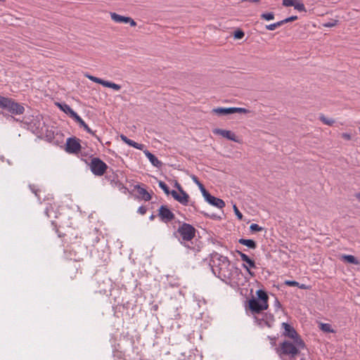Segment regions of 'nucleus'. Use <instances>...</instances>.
<instances>
[{
  "instance_id": "b1692460",
  "label": "nucleus",
  "mask_w": 360,
  "mask_h": 360,
  "mask_svg": "<svg viewBox=\"0 0 360 360\" xmlns=\"http://www.w3.org/2000/svg\"><path fill=\"white\" fill-rule=\"evenodd\" d=\"M110 184L112 186L117 188L120 191L124 193L127 191V188L123 185V184L118 180L116 181L114 178L110 179Z\"/></svg>"
},
{
  "instance_id": "20e7f679",
  "label": "nucleus",
  "mask_w": 360,
  "mask_h": 360,
  "mask_svg": "<svg viewBox=\"0 0 360 360\" xmlns=\"http://www.w3.org/2000/svg\"><path fill=\"white\" fill-rule=\"evenodd\" d=\"M257 297H252L248 301V307L254 314H259L269 307V296L263 290H258L256 292Z\"/></svg>"
},
{
  "instance_id": "f3484780",
  "label": "nucleus",
  "mask_w": 360,
  "mask_h": 360,
  "mask_svg": "<svg viewBox=\"0 0 360 360\" xmlns=\"http://www.w3.org/2000/svg\"><path fill=\"white\" fill-rule=\"evenodd\" d=\"M146 156L148 158L150 163L156 167H160L162 165V162L160 161L153 154H152L148 150H146L144 152Z\"/></svg>"
},
{
  "instance_id": "4be33fe9",
  "label": "nucleus",
  "mask_w": 360,
  "mask_h": 360,
  "mask_svg": "<svg viewBox=\"0 0 360 360\" xmlns=\"http://www.w3.org/2000/svg\"><path fill=\"white\" fill-rule=\"evenodd\" d=\"M238 243L240 244L247 246L250 249H255L257 248V244L255 241L252 239L240 238L238 240Z\"/></svg>"
},
{
  "instance_id": "7ed1b4c3",
  "label": "nucleus",
  "mask_w": 360,
  "mask_h": 360,
  "mask_svg": "<svg viewBox=\"0 0 360 360\" xmlns=\"http://www.w3.org/2000/svg\"><path fill=\"white\" fill-rule=\"evenodd\" d=\"M196 229L190 224L183 222L180 224L177 230L174 232V236L178 239L181 245L194 252H199L200 248L191 246L188 242L195 236Z\"/></svg>"
},
{
  "instance_id": "0eeeda50",
  "label": "nucleus",
  "mask_w": 360,
  "mask_h": 360,
  "mask_svg": "<svg viewBox=\"0 0 360 360\" xmlns=\"http://www.w3.org/2000/svg\"><path fill=\"white\" fill-rule=\"evenodd\" d=\"M212 112L219 115H227L233 113H248L249 110L243 108H217L212 110Z\"/></svg>"
},
{
  "instance_id": "4c0bfd02",
  "label": "nucleus",
  "mask_w": 360,
  "mask_h": 360,
  "mask_svg": "<svg viewBox=\"0 0 360 360\" xmlns=\"http://www.w3.org/2000/svg\"><path fill=\"white\" fill-rule=\"evenodd\" d=\"M297 19V16L296 15H292V16H290L289 18H287L284 20H282V22H283V25H284L285 23H287V22H292L295 20Z\"/></svg>"
},
{
  "instance_id": "e433bc0d",
  "label": "nucleus",
  "mask_w": 360,
  "mask_h": 360,
  "mask_svg": "<svg viewBox=\"0 0 360 360\" xmlns=\"http://www.w3.org/2000/svg\"><path fill=\"white\" fill-rule=\"evenodd\" d=\"M244 35H245V34L242 30H236L234 32V37L236 39H242L244 37Z\"/></svg>"
},
{
  "instance_id": "412c9836",
  "label": "nucleus",
  "mask_w": 360,
  "mask_h": 360,
  "mask_svg": "<svg viewBox=\"0 0 360 360\" xmlns=\"http://www.w3.org/2000/svg\"><path fill=\"white\" fill-rule=\"evenodd\" d=\"M110 17L112 20L119 23H127L129 17L122 16L116 13H110Z\"/></svg>"
},
{
  "instance_id": "393cba45",
  "label": "nucleus",
  "mask_w": 360,
  "mask_h": 360,
  "mask_svg": "<svg viewBox=\"0 0 360 360\" xmlns=\"http://www.w3.org/2000/svg\"><path fill=\"white\" fill-rule=\"evenodd\" d=\"M295 9L300 12H306V8L303 3L300 1L295 0L294 5L292 6Z\"/></svg>"
},
{
  "instance_id": "a211bd4d",
  "label": "nucleus",
  "mask_w": 360,
  "mask_h": 360,
  "mask_svg": "<svg viewBox=\"0 0 360 360\" xmlns=\"http://www.w3.org/2000/svg\"><path fill=\"white\" fill-rule=\"evenodd\" d=\"M58 105L65 113L69 115L72 119L77 115V113L66 103H58Z\"/></svg>"
},
{
  "instance_id": "6e6552de",
  "label": "nucleus",
  "mask_w": 360,
  "mask_h": 360,
  "mask_svg": "<svg viewBox=\"0 0 360 360\" xmlns=\"http://www.w3.org/2000/svg\"><path fill=\"white\" fill-rule=\"evenodd\" d=\"M79 139L76 137H70L66 141L65 150L68 153L76 154L81 150Z\"/></svg>"
},
{
  "instance_id": "1a4fd4ad",
  "label": "nucleus",
  "mask_w": 360,
  "mask_h": 360,
  "mask_svg": "<svg viewBox=\"0 0 360 360\" xmlns=\"http://www.w3.org/2000/svg\"><path fill=\"white\" fill-rule=\"evenodd\" d=\"M158 217L165 223H168L174 219V213L165 205H161L159 208Z\"/></svg>"
},
{
  "instance_id": "bb28decb",
  "label": "nucleus",
  "mask_w": 360,
  "mask_h": 360,
  "mask_svg": "<svg viewBox=\"0 0 360 360\" xmlns=\"http://www.w3.org/2000/svg\"><path fill=\"white\" fill-rule=\"evenodd\" d=\"M86 77L87 78H89L91 81H92L94 82H96V83H98V84H101L103 86V84L105 82V80H103V79H102L101 78H98V77L90 75H86Z\"/></svg>"
},
{
  "instance_id": "49530a36",
  "label": "nucleus",
  "mask_w": 360,
  "mask_h": 360,
  "mask_svg": "<svg viewBox=\"0 0 360 360\" xmlns=\"http://www.w3.org/2000/svg\"><path fill=\"white\" fill-rule=\"evenodd\" d=\"M268 338L271 340V345H275V340H276V338H271L270 336H268Z\"/></svg>"
},
{
  "instance_id": "864d4df0",
  "label": "nucleus",
  "mask_w": 360,
  "mask_h": 360,
  "mask_svg": "<svg viewBox=\"0 0 360 360\" xmlns=\"http://www.w3.org/2000/svg\"><path fill=\"white\" fill-rule=\"evenodd\" d=\"M154 217H155V216L152 214V215L150 217V219H151V220H152V219H154Z\"/></svg>"
},
{
  "instance_id": "6ab92c4d",
  "label": "nucleus",
  "mask_w": 360,
  "mask_h": 360,
  "mask_svg": "<svg viewBox=\"0 0 360 360\" xmlns=\"http://www.w3.org/2000/svg\"><path fill=\"white\" fill-rule=\"evenodd\" d=\"M121 139L126 143L127 145L134 147V148L141 150L143 147L142 144L138 143L129 139H128L126 136L122 134L120 136Z\"/></svg>"
},
{
  "instance_id": "5fc2aeb1",
  "label": "nucleus",
  "mask_w": 360,
  "mask_h": 360,
  "mask_svg": "<svg viewBox=\"0 0 360 360\" xmlns=\"http://www.w3.org/2000/svg\"><path fill=\"white\" fill-rule=\"evenodd\" d=\"M32 191L35 193V195H37V191H34L33 189Z\"/></svg>"
},
{
  "instance_id": "4468645a",
  "label": "nucleus",
  "mask_w": 360,
  "mask_h": 360,
  "mask_svg": "<svg viewBox=\"0 0 360 360\" xmlns=\"http://www.w3.org/2000/svg\"><path fill=\"white\" fill-rule=\"evenodd\" d=\"M213 133L217 135H220L229 140L233 141L236 143H239L240 140L238 139L236 135L230 130L221 129H213Z\"/></svg>"
},
{
  "instance_id": "2f4dec72",
  "label": "nucleus",
  "mask_w": 360,
  "mask_h": 360,
  "mask_svg": "<svg viewBox=\"0 0 360 360\" xmlns=\"http://www.w3.org/2000/svg\"><path fill=\"white\" fill-rule=\"evenodd\" d=\"M321 329L324 332L332 333L333 330L331 329V326L328 323H321Z\"/></svg>"
},
{
  "instance_id": "423d86ee",
  "label": "nucleus",
  "mask_w": 360,
  "mask_h": 360,
  "mask_svg": "<svg viewBox=\"0 0 360 360\" xmlns=\"http://www.w3.org/2000/svg\"><path fill=\"white\" fill-rule=\"evenodd\" d=\"M89 165L91 172L98 176L103 175L108 168V165L98 158H92Z\"/></svg>"
},
{
  "instance_id": "dca6fc26",
  "label": "nucleus",
  "mask_w": 360,
  "mask_h": 360,
  "mask_svg": "<svg viewBox=\"0 0 360 360\" xmlns=\"http://www.w3.org/2000/svg\"><path fill=\"white\" fill-rule=\"evenodd\" d=\"M75 121L76 122H77L79 124V127H82L87 133L91 134L92 136L96 137L98 139V138L97 137V136L95 134V132L93 131L89 127V126L85 123V122L81 118L80 116H79L78 115H77L74 118Z\"/></svg>"
},
{
  "instance_id": "473e14b6",
  "label": "nucleus",
  "mask_w": 360,
  "mask_h": 360,
  "mask_svg": "<svg viewBox=\"0 0 360 360\" xmlns=\"http://www.w3.org/2000/svg\"><path fill=\"white\" fill-rule=\"evenodd\" d=\"M261 18L266 20H271L274 18V14L273 13H265L261 15Z\"/></svg>"
},
{
  "instance_id": "de8ad7c7",
  "label": "nucleus",
  "mask_w": 360,
  "mask_h": 360,
  "mask_svg": "<svg viewBox=\"0 0 360 360\" xmlns=\"http://www.w3.org/2000/svg\"><path fill=\"white\" fill-rule=\"evenodd\" d=\"M242 1H249L251 3H258L260 0H241Z\"/></svg>"
},
{
  "instance_id": "2eb2a0df",
  "label": "nucleus",
  "mask_w": 360,
  "mask_h": 360,
  "mask_svg": "<svg viewBox=\"0 0 360 360\" xmlns=\"http://www.w3.org/2000/svg\"><path fill=\"white\" fill-rule=\"evenodd\" d=\"M282 326L284 328L283 335L293 340H297L298 339H301L300 336L298 335L297 331L295 330L293 327H292L288 323H283Z\"/></svg>"
},
{
  "instance_id": "c756f323",
  "label": "nucleus",
  "mask_w": 360,
  "mask_h": 360,
  "mask_svg": "<svg viewBox=\"0 0 360 360\" xmlns=\"http://www.w3.org/2000/svg\"><path fill=\"white\" fill-rule=\"evenodd\" d=\"M320 120L326 125L331 126L334 124L335 121L332 119H328L324 115L320 116Z\"/></svg>"
},
{
  "instance_id": "603ef678",
  "label": "nucleus",
  "mask_w": 360,
  "mask_h": 360,
  "mask_svg": "<svg viewBox=\"0 0 360 360\" xmlns=\"http://www.w3.org/2000/svg\"><path fill=\"white\" fill-rule=\"evenodd\" d=\"M356 198L360 201V193L356 194Z\"/></svg>"
},
{
  "instance_id": "f257e3e1",
  "label": "nucleus",
  "mask_w": 360,
  "mask_h": 360,
  "mask_svg": "<svg viewBox=\"0 0 360 360\" xmlns=\"http://www.w3.org/2000/svg\"><path fill=\"white\" fill-rule=\"evenodd\" d=\"M209 264L212 273L223 281L231 280L234 272H240V269L231 265L227 257L217 252L210 255Z\"/></svg>"
},
{
  "instance_id": "ddd939ff",
  "label": "nucleus",
  "mask_w": 360,
  "mask_h": 360,
  "mask_svg": "<svg viewBox=\"0 0 360 360\" xmlns=\"http://www.w3.org/2000/svg\"><path fill=\"white\" fill-rule=\"evenodd\" d=\"M255 319L257 324L261 327L267 326L268 328H271L274 322V317L272 314H266L262 316V318L255 316Z\"/></svg>"
},
{
  "instance_id": "aec40b11",
  "label": "nucleus",
  "mask_w": 360,
  "mask_h": 360,
  "mask_svg": "<svg viewBox=\"0 0 360 360\" xmlns=\"http://www.w3.org/2000/svg\"><path fill=\"white\" fill-rule=\"evenodd\" d=\"M136 191L139 196L146 201H149L151 199L150 194L144 188L140 186H136Z\"/></svg>"
},
{
  "instance_id": "a878e982",
  "label": "nucleus",
  "mask_w": 360,
  "mask_h": 360,
  "mask_svg": "<svg viewBox=\"0 0 360 360\" xmlns=\"http://www.w3.org/2000/svg\"><path fill=\"white\" fill-rule=\"evenodd\" d=\"M103 86L111 88L115 91H119L121 89L120 85L109 81H105V83L103 84Z\"/></svg>"
},
{
  "instance_id": "f03ea898",
  "label": "nucleus",
  "mask_w": 360,
  "mask_h": 360,
  "mask_svg": "<svg viewBox=\"0 0 360 360\" xmlns=\"http://www.w3.org/2000/svg\"><path fill=\"white\" fill-rule=\"evenodd\" d=\"M305 343L302 339L285 340L276 348V353L281 360H295L301 349H304Z\"/></svg>"
},
{
  "instance_id": "9b49d317",
  "label": "nucleus",
  "mask_w": 360,
  "mask_h": 360,
  "mask_svg": "<svg viewBox=\"0 0 360 360\" xmlns=\"http://www.w3.org/2000/svg\"><path fill=\"white\" fill-rule=\"evenodd\" d=\"M203 197L205 200L210 205L215 206L219 209L225 207V202L223 200L212 195L208 191H203Z\"/></svg>"
},
{
  "instance_id": "9d476101",
  "label": "nucleus",
  "mask_w": 360,
  "mask_h": 360,
  "mask_svg": "<svg viewBox=\"0 0 360 360\" xmlns=\"http://www.w3.org/2000/svg\"><path fill=\"white\" fill-rule=\"evenodd\" d=\"M179 191L180 193H178L176 191L172 190L171 191V195L172 197L179 202H180L183 205H187L188 203L189 195L184 191L181 186H179Z\"/></svg>"
},
{
  "instance_id": "39448f33",
  "label": "nucleus",
  "mask_w": 360,
  "mask_h": 360,
  "mask_svg": "<svg viewBox=\"0 0 360 360\" xmlns=\"http://www.w3.org/2000/svg\"><path fill=\"white\" fill-rule=\"evenodd\" d=\"M0 108L7 110L13 115H22L25 108L20 103L15 102L12 98L0 96Z\"/></svg>"
},
{
  "instance_id": "a19ab883",
  "label": "nucleus",
  "mask_w": 360,
  "mask_h": 360,
  "mask_svg": "<svg viewBox=\"0 0 360 360\" xmlns=\"http://www.w3.org/2000/svg\"><path fill=\"white\" fill-rule=\"evenodd\" d=\"M233 210H234V212H235L236 215L238 217V218L239 219H243V214L238 210V207L236 205L233 206Z\"/></svg>"
},
{
  "instance_id": "cd10ccee",
  "label": "nucleus",
  "mask_w": 360,
  "mask_h": 360,
  "mask_svg": "<svg viewBox=\"0 0 360 360\" xmlns=\"http://www.w3.org/2000/svg\"><path fill=\"white\" fill-rule=\"evenodd\" d=\"M281 25H283L282 20L278 21V22H275V23H273V24H270V25H266V29L268 30H276V28H278V27H280Z\"/></svg>"
},
{
  "instance_id": "c03bdc74",
  "label": "nucleus",
  "mask_w": 360,
  "mask_h": 360,
  "mask_svg": "<svg viewBox=\"0 0 360 360\" xmlns=\"http://www.w3.org/2000/svg\"><path fill=\"white\" fill-rule=\"evenodd\" d=\"M129 21H127V23H129L131 27H135L136 25V22L131 18H129Z\"/></svg>"
},
{
  "instance_id": "72a5a7b5",
  "label": "nucleus",
  "mask_w": 360,
  "mask_h": 360,
  "mask_svg": "<svg viewBox=\"0 0 360 360\" xmlns=\"http://www.w3.org/2000/svg\"><path fill=\"white\" fill-rule=\"evenodd\" d=\"M250 229L251 231H261L264 229V228L259 226L257 224H252L250 226Z\"/></svg>"
},
{
  "instance_id": "58836bf2",
  "label": "nucleus",
  "mask_w": 360,
  "mask_h": 360,
  "mask_svg": "<svg viewBox=\"0 0 360 360\" xmlns=\"http://www.w3.org/2000/svg\"><path fill=\"white\" fill-rule=\"evenodd\" d=\"M295 0H283V5L285 6H292Z\"/></svg>"
},
{
  "instance_id": "c9c22d12",
  "label": "nucleus",
  "mask_w": 360,
  "mask_h": 360,
  "mask_svg": "<svg viewBox=\"0 0 360 360\" xmlns=\"http://www.w3.org/2000/svg\"><path fill=\"white\" fill-rule=\"evenodd\" d=\"M201 213L204 216L210 217V219H220V217L219 216H217V214H210V213L205 212L204 211H202Z\"/></svg>"
},
{
  "instance_id": "a18cd8bd",
  "label": "nucleus",
  "mask_w": 360,
  "mask_h": 360,
  "mask_svg": "<svg viewBox=\"0 0 360 360\" xmlns=\"http://www.w3.org/2000/svg\"><path fill=\"white\" fill-rule=\"evenodd\" d=\"M342 137L347 140H350V139H351V136L348 134H343Z\"/></svg>"
},
{
  "instance_id": "f8f14e48",
  "label": "nucleus",
  "mask_w": 360,
  "mask_h": 360,
  "mask_svg": "<svg viewBox=\"0 0 360 360\" xmlns=\"http://www.w3.org/2000/svg\"><path fill=\"white\" fill-rule=\"evenodd\" d=\"M238 255H240L241 260L246 263L243 264V267L246 269V271L251 276H254V272L250 270L251 268H256L255 262L254 260L251 259L247 255L242 252H238Z\"/></svg>"
},
{
  "instance_id": "09e8293b",
  "label": "nucleus",
  "mask_w": 360,
  "mask_h": 360,
  "mask_svg": "<svg viewBox=\"0 0 360 360\" xmlns=\"http://www.w3.org/2000/svg\"><path fill=\"white\" fill-rule=\"evenodd\" d=\"M45 214L48 217H50V214H49V209L47 207L46 208L45 210Z\"/></svg>"
},
{
  "instance_id": "f704fd0d",
  "label": "nucleus",
  "mask_w": 360,
  "mask_h": 360,
  "mask_svg": "<svg viewBox=\"0 0 360 360\" xmlns=\"http://www.w3.org/2000/svg\"><path fill=\"white\" fill-rule=\"evenodd\" d=\"M338 20H331L330 21L324 23L323 25L326 27H332L335 26L338 24Z\"/></svg>"
},
{
  "instance_id": "ea45409f",
  "label": "nucleus",
  "mask_w": 360,
  "mask_h": 360,
  "mask_svg": "<svg viewBox=\"0 0 360 360\" xmlns=\"http://www.w3.org/2000/svg\"><path fill=\"white\" fill-rule=\"evenodd\" d=\"M285 284L288 286H299V283L295 281H285Z\"/></svg>"
},
{
  "instance_id": "3c124183",
  "label": "nucleus",
  "mask_w": 360,
  "mask_h": 360,
  "mask_svg": "<svg viewBox=\"0 0 360 360\" xmlns=\"http://www.w3.org/2000/svg\"><path fill=\"white\" fill-rule=\"evenodd\" d=\"M179 186H181V185L178 182H176L175 186L177 188L178 190H179Z\"/></svg>"
},
{
  "instance_id": "5701e85b",
  "label": "nucleus",
  "mask_w": 360,
  "mask_h": 360,
  "mask_svg": "<svg viewBox=\"0 0 360 360\" xmlns=\"http://www.w3.org/2000/svg\"><path fill=\"white\" fill-rule=\"evenodd\" d=\"M341 259L349 264H353L356 265L359 264V260L353 255H342L341 256Z\"/></svg>"
},
{
  "instance_id": "37998d69",
  "label": "nucleus",
  "mask_w": 360,
  "mask_h": 360,
  "mask_svg": "<svg viewBox=\"0 0 360 360\" xmlns=\"http://www.w3.org/2000/svg\"><path fill=\"white\" fill-rule=\"evenodd\" d=\"M146 211H147V209L143 206H141L138 209V212L142 215L145 214Z\"/></svg>"
},
{
  "instance_id": "79ce46f5",
  "label": "nucleus",
  "mask_w": 360,
  "mask_h": 360,
  "mask_svg": "<svg viewBox=\"0 0 360 360\" xmlns=\"http://www.w3.org/2000/svg\"><path fill=\"white\" fill-rule=\"evenodd\" d=\"M77 270H74L71 272H70L68 274V278L70 280V281H72L73 279L75 278L76 276H77Z\"/></svg>"
},
{
  "instance_id": "c85d7f7f",
  "label": "nucleus",
  "mask_w": 360,
  "mask_h": 360,
  "mask_svg": "<svg viewBox=\"0 0 360 360\" xmlns=\"http://www.w3.org/2000/svg\"><path fill=\"white\" fill-rule=\"evenodd\" d=\"M158 185L167 195L171 194V191H169L168 186L165 182L160 181Z\"/></svg>"
},
{
  "instance_id": "8fccbe9b",
  "label": "nucleus",
  "mask_w": 360,
  "mask_h": 360,
  "mask_svg": "<svg viewBox=\"0 0 360 360\" xmlns=\"http://www.w3.org/2000/svg\"><path fill=\"white\" fill-rule=\"evenodd\" d=\"M298 287L301 289H305V285L304 284H302L301 285L299 284Z\"/></svg>"
},
{
  "instance_id": "7c9ffc66",
  "label": "nucleus",
  "mask_w": 360,
  "mask_h": 360,
  "mask_svg": "<svg viewBox=\"0 0 360 360\" xmlns=\"http://www.w3.org/2000/svg\"><path fill=\"white\" fill-rule=\"evenodd\" d=\"M192 179L193 180V181L198 185V186L199 187L202 194L203 195V191H207L205 189V188L204 187V186L199 181L198 179L197 178V176H193L192 177Z\"/></svg>"
}]
</instances>
